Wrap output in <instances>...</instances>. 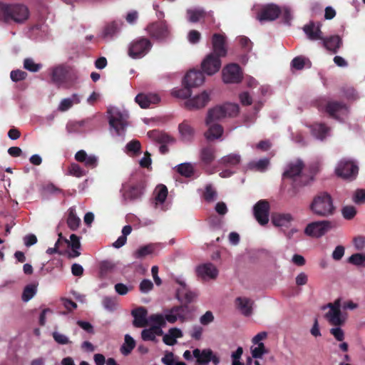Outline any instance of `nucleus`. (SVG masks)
<instances>
[{"label": "nucleus", "mask_w": 365, "mask_h": 365, "mask_svg": "<svg viewBox=\"0 0 365 365\" xmlns=\"http://www.w3.org/2000/svg\"><path fill=\"white\" fill-rule=\"evenodd\" d=\"M207 125L209 126V128L205 133V136L208 140L218 139L222 136L224 131L222 125L215 123V122Z\"/></svg>", "instance_id": "obj_31"}, {"label": "nucleus", "mask_w": 365, "mask_h": 365, "mask_svg": "<svg viewBox=\"0 0 365 365\" xmlns=\"http://www.w3.org/2000/svg\"><path fill=\"white\" fill-rule=\"evenodd\" d=\"M73 105V101L71 98H63L58 106V110L62 112L66 111L71 108Z\"/></svg>", "instance_id": "obj_61"}, {"label": "nucleus", "mask_w": 365, "mask_h": 365, "mask_svg": "<svg viewBox=\"0 0 365 365\" xmlns=\"http://www.w3.org/2000/svg\"><path fill=\"white\" fill-rule=\"evenodd\" d=\"M222 79L225 83H238L242 79V72L237 63H230L222 70Z\"/></svg>", "instance_id": "obj_11"}, {"label": "nucleus", "mask_w": 365, "mask_h": 365, "mask_svg": "<svg viewBox=\"0 0 365 365\" xmlns=\"http://www.w3.org/2000/svg\"><path fill=\"white\" fill-rule=\"evenodd\" d=\"M280 6L274 4L264 6L258 12L257 19L259 21H272L280 16Z\"/></svg>", "instance_id": "obj_16"}, {"label": "nucleus", "mask_w": 365, "mask_h": 365, "mask_svg": "<svg viewBox=\"0 0 365 365\" xmlns=\"http://www.w3.org/2000/svg\"><path fill=\"white\" fill-rule=\"evenodd\" d=\"M241 157L236 153H230L227 155L222 157L220 160V163L225 166H236L240 164Z\"/></svg>", "instance_id": "obj_34"}, {"label": "nucleus", "mask_w": 365, "mask_h": 365, "mask_svg": "<svg viewBox=\"0 0 365 365\" xmlns=\"http://www.w3.org/2000/svg\"><path fill=\"white\" fill-rule=\"evenodd\" d=\"M160 98L157 94L139 93L136 96L135 101L142 108H148L151 104H156Z\"/></svg>", "instance_id": "obj_26"}, {"label": "nucleus", "mask_w": 365, "mask_h": 365, "mask_svg": "<svg viewBox=\"0 0 365 365\" xmlns=\"http://www.w3.org/2000/svg\"><path fill=\"white\" fill-rule=\"evenodd\" d=\"M239 113V106L234 103H225L211 108L207 112L206 125L220 120L226 117L236 116Z\"/></svg>", "instance_id": "obj_5"}, {"label": "nucleus", "mask_w": 365, "mask_h": 365, "mask_svg": "<svg viewBox=\"0 0 365 365\" xmlns=\"http://www.w3.org/2000/svg\"><path fill=\"white\" fill-rule=\"evenodd\" d=\"M145 187V181L140 180L134 183L123 185L120 192L125 201H135L140 199L143 195Z\"/></svg>", "instance_id": "obj_8"}, {"label": "nucleus", "mask_w": 365, "mask_h": 365, "mask_svg": "<svg viewBox=\"0 0 365 365\" xmlns=\"http://www.w3.org/2000/svg\"><path fill=\"white\" fill-rule=\"evenodd\" d=\"M215 159V148L208 145L201 150V160L205 164L211 163Z\"/></svg>", "instance_id": "obj_36"}, {"label": "nucleus", "mask_w": 365, "mask_h": 365, "mask_svg": "<svg viewBox=\"0 0 365 365\" xmlns=\"http://www.w3.org/2000/svg\"><path fill=\"white\" fill-rule=\"evenodd\" d=\"M154 251V246L151 244L144 245L138 249L134 253L133 256L136 259H143L146 256L152 254Z\"/></svg>", "instance_id": "obj_39"}, {"label": "nucleus", "mask_w": 365, "mask_h": 365, "mask_svg": "<svg viewBox=\"0 0 365 365\" xmlns=\"http://www.w3.org/2000/svg\"><path fill=\"white\" fill-rule=\"evenodd\" d=\"M24 68L31 72H37L42 68V64L36 63L32 58H27L24 61Z\"/></svg>", "instance_id": "obj_46"}, {"label": "nucleus", "mask_w": 365, "mask_h": 365, "mask_svg": "<svg viewBox=\"0 0 365 365\" xmlns=\"http://www.w3.org/2000/svg\"><path fill=\"white\" fill-rule=\"evenodd\" d=\"M332 227L333 223L331 221H315L306 226L304 233L309 237L319 238L331 230Z\"/></svg>", "instance_id": "obj_10"}, {"label": "nucleus", "mask_w": 365, "mask_h": 365, "mask_svg": "<svg viewBox=\"0 0 365 365\" xmlns=\"http://www.w3.org/2000/svg\"><path fill=\"white\" fill-rule=\"evenodd\" d=\"M131 314L134 318L133 324L135 327H145L148 325V320L147 319L148 310L144 307H139L133 309Z\"/></svg>", "instance_id": "obj_23"}, {"label": "nucleus", "mask_w": 365, "mask_h": 365, "mask_svg": "<svg viewBox=\"0 0 365 365\" xmlns=\"http://www.w3.org/2000/svg\"><path fill=\"white\" fill-rule=\"evenodd\" d=\"M153 284L150 279H143L139 285V289L142 293H148L153 289Z\"/></svg>", "instance_id": "obj_59"}, {"label": "nucleus", "mask_w": 365, "mask_h": 365, "mask_svg": "<svg viewBox=\"0 0 365 365\" xmlns=\"http://www.w3.org/2000/svg\"><path fill=\"white\" fill-rule=\"evenodd\" d=\"M341 214L344 219L350 220L356 216V210L352 205H346L341 209Z\"/></svg>", "instance_id": "obj_50"}, {"label": "nucleus", "mask_w": 365, "mask_h": 365, "mask_svg": "<svg viewBox=\"0 0 365 365\" xmlns=\"http://www.w3.org/2000/svg\"><path fill=\"white\" fill-rule=\"evenodd\" d=\"M36 287L35 285H27L23 292L22 299L24 302H28L36 294Z\"/></svg>", "instance_id": "obj_51"}, {"label": "nucleus", "mask_w": 365, "mask_h": 365, "mask_svg": "<svg viewBox=\"0 0 365 365\" xmlns=\"http://www.w3.org/2000/svg\"><path fill=\"white\" fill-rule=\"evenodd\" d=\"M177 170L181 175L186 178L191 177L194 173L193 168L190 163H182L179 165Z\"/></svg>", "instance_id": "obj_45"}, {"label": "nucleus", "mask_w": 365, "mask_h": 365, "mask_svg": "<svg viewBox=\"0 0 365 365\" xmlns=\"http://www.w3.org/2000/svg\"><path fill=\"white\" fill-rule=\"evenodd\" d=\"M29 15V10L24 4L0 2V20L5 23L23 24L28 20Z\"/></svg>", "instance_id": "obj_3"}, {"label": "nucleus", "mask_w": 365, "mask_h": 365, "mask_svg": "<svg viewBox=\"0 0 365 365\" xmlns=\"http://www.w3.org/2000/svg\"><path fill=\"white\" fill-rule=\"evenodd\" d=\"M88 122L87 120H82L79 121H70L66 125V130L69 133H82L83 127Z\"/></svg>", "instance_id": "obj_37"}, {"label": "nucleus", "mask_w": 365, "mask_h": 365, "mask_svg": "<svg viewBox=\"0 0 365 365\" xmlns=\"http://www.w3.org/2000/svg\"><path fill=\"white\" fill-rule=\"evenodd\" d=\"M68 172L71 175L76 178H81L86 175L85 170L78 164L72 163L68 168Z\"/></svg>", "instance_id": "obj_49"}, {"label": "nucleus", "mask_w": 365, "mask_h": 365, "mask_svg": "<svg viewBox=\"0 0 365 365\" xmlns=\"http://www.w3.org/2000/svg\"><path fill=\"white\" fill-rule=\"evenodd\" d=\"M115 291L120 295H125L133 289V286L128 287L123 283H117L114 286Z\"/></svg>", "instance_id": "obj_57"}, {"label": "nucleus", "mask_w": 365, "mask_h": 365, "mask_svg": "<svg viewBox=\"0 0 365 365\" xmlns=\"http://www.w3.org/2000/svg\"><path fill=\"white\" fill-rule=\"evenodd\" d=\"M146 30L148 34L158 40H163L169 35V29L165 21H155L149 24Z\"/></svg>", "instance_id": "obj_17"}, {"label": "nucleus", "mask_w": 365, "mask_h": 365, "mask_svg": "<svg viewBox=\"0 0 365 365\" xmlns=\"http://www.w3.org/2000/svg\"><path fill=\"white\" fill-rule=\"evenodd\" d=\"M152 48V43L145 37L133 40L129 45L128 54L132 58H140L145 56Z\"/></svg>", "instance_id": "obj_7"}, {"label": "nucleus", "mask_w": 365, "mask_h": 365, "mask_svg": "<svg viewBox=\"0 0 365 365\" xmlns=\"http://www.w3.org/2000/svg\"><path fill=\"white\" fill-rule=\"evenodd\" d=\"M64 243L67 244L71 249H79L81 247L80 239L75 234L71 235L70 240L64 239Z\"/></svg>", "instance_id": "obj_54"}, {"label": "nucleus", "mask_w": 365, "mask_h": 365, "mask_svg": "<svg viewBox=\"0 0 365 365\" xmlns=\"http://www.w3.org/2000/svg\"><path fill=\"white\" fill-rule=\"evenodd\" d=\"M253 302L246 297H237L236 305L241 312L246 317L251 315L252 312Z\"/></svg>", "instance_id": "obj_30"}, {"label": "nucleus", "mask_w": 365, "mask_h": 365, "mask_svg": "<svg viewBox=\"0 0 365 365\" xmlns=\"http://www.w3.org/2000/svg\"><path fill=\"white\" fill-rule=\"evenodd\" d=\"M309 210L314 215L328 217L335 213L336 207L331 195L327 192L322 191L314 196L309 204Z\"/></svg>", "instance_id": "obj_2"}, {"label": "nucleus", "mask_w": 365, "mask_h": 365, "mask_svg": "<svg viewBox=\"0 0 365 365\" xmlns=\"http://www.w3.org/2000/svg\"><path fill=\"white\" fill-rule=\"evenodd\" d=\"M102 304L106 310L109 312H113L117 308L118 301L115 297L106 296L103 297L102 300Z\"/></svg>", "instance_id": "obj_42"}, {"label": "nucleus", "mask_w": 365, "mask_h": 365, "mask_svg": "<svg viewBox=\"0 0 365 365\" xmlns=\"http://www.w3.org/2000/svg\"><path fill=\"white\" fill-rule=\"evenodd\" d=\"M304 168V164L302 160H297L289 163L287 166V169L283 173L284 178H289L293 180L292 196L296 195L299 188L309 185L314 180L313 177L302 173Z\"/></svg>", "instance_id": "obj_1"}, {"label": "nucleus", "mask_w": 365, "mask_h": 365, "mask_svg": "<svg viewBox=\"0 0 365 365\" xmlns=\"http://www.w3.org/2000/svg\"><path fill=\"white\" fill-rule=\"evenodd\" d=\"M243 353V349L241 346H239L237 350L232 354V365H243V363L240 362V359Z\"/></svg>", "instance_id": "obj_60"}, {"label": "nucleus", "mask_w": 365, "mask_h": 365, "mask_svg": "<svg viewBox=\"0 0 365 365\" xmlns=\"http://www.w3.org/2000/svg\"><path fill=\"white\" fill-rule=\"evenodd\" d=\"M178 130L182 141L190 142L195 136V130L190 123L185 120L178 125Z\"/></svg>", "instance_id": "obj_28"}, {"label": "nucleus", "mask_w": 365, "mask_h": 365, "mask_svg": "<svg viewBox=\"0 0 365 365\" xmlns=\"http://www.w3.org/2000/svg\"><path fill=\"white\" fill-rule=\"evenodd\" d=\"M354 201L356 204H363L365 202V190L357 189L354 196Z\"/></svg>", "instance_id": "obj_62"}, {"label": "nucleus", "mask_w": 365, "mask_h": 365, "mask_svg": "<svg viewBox=\"0 0 365 365\" xmlns=\"http://www.w3.org/2000/svg\"><path fill=\"white\" fill-rule=\"evenodd\" d=\"M67 224L68 227L72 230H77L81 224L80 218L76 216L73 209H70L69 210Z\"/></svg>", "instance_id": "obj_40"}, {"label": "nucleus", "mask_w": 365, "mask_h": 365, "mask_svg": "<svg viewBox=\"0 0 365 365\" xmlns=\"http://www.w3.org/2000/svg\"><path fill=\"white\" fill-rule=\"evenodd\" d=\"M269 165V158H264L257 161L253 160L250 162L248 164V168L252 170L264 172L267 169Z\"/></svg>", "instance_id": "obj_33"}, {"label": "nucleus", "mask_w": 365, "mask_h": 365, "mask_svg": "<svg viewBox=\"0 0 365 365\" xmlns=\"http://www.w3.org/2000/svg\"><path fill=\"white\" fill-rule=\"evenodd\" d=\"M168 194V191L167 187L163 184L158 185L154 191L156 202L160 204L163 203L167 198Z\"/></svg>", "instance_id": "obj_35"}, {"label": "nucleus", "mask_w": 365, "mask_h": 365, "mask_svg": "<svg viewBox=\"0 0 365 365\" xmlns=\"http://www.w3.org/2000/svg\"><path fill=\"white\" fill-rule=\"evenodd\" d=\"M135 341L133 339V337H131L129 334H125V342L120 348L121 353L123 355L127 356L129 354H130V352L135 348Z\"/></svg>", "instance_id": "obj_38"}, {"label": "nucleus", "mask_w": 365, "mask_h": 365, "mask_svg": "<svg viewBox=\"0 0 365 365\" xmlns=\"http://www.w3.org/2000/svg\"><path fill=\"white\" fill-rule=\"evenodd\" d=\"M322 46L332 53H338L343 45L342 38L339 35H331L321 39Z\"/></svg>", "instance_id": "obj_20"}, {"label": "nucleus", "mask_w": 365, "mask_h": 365, "mask_svg": "<svg viewBox=\"0 0 365 365\" xmlns=\"http://www.w3.org/2000/svg\"><path fill=\"white\" fill-rule=\"evenodd\" d=\"M325 111L330 117L339 121L342 120L341 115L346 116L349 113L348 107L344 103L335 101L327 102Z\"/></svg>", "instance_id": "obj_14"}, {"label": "nucleus", "mask_w": 365, "mask_h": 365, "mask_svg": "<svg viewBox=\"0 0 365 365\" xmlns=\"http://www.w3.org/2000/svg\"><path fill=\"white\" fill-rule=\"evenodd\" d=\"M280 16H282L284 23L289 25L292 18L291 9L288 6H284L280 7Z\"/></svg>", "instance_id": "obj_55"}, {"label": "nucleus", "mask_w": 365, "mask_h": 365, "mask_svg": "<svg viewBox=\"0 0 365 365\" xmlns=\"http://www.w3.org/2000/svg\"><path fill=\"white\" fill-rule=\"evenodd\" d=\"M190 88H191L190 86L184 85L182 88L174 91L173 94L177 98L185 99L190 97L192 94Z\"/></svg>", "instance_id": "obj_52"}, {"label": "nucleus", "mask_w": 365, "mask_h": 365, "mask_svg": "<svg viewBox=\"0 0 365 365\" xmlns=\"http://www.w3.org/2000/svg\"><path fill=\"white\" fill-rule=\"evenodd\" d=\"M310 130L312 135L316 138L323 140L330 128L327 126L325 123H316L310 125Z\"/></svg>", "instance_id": "obj_29"}, {"label": "nucleus", "mask_w": 365, "mask_h": 365, "mask_svg": "<svg viewBox=\"0 0 365 365\" xmlns=\"http://www.w3.org/2000/svg\"><path fill=\"white\" fill-rule=\"evenodd\" d=\"M217 196V192L211 185H207L205 187V190L203 194L204 199L207 202L213 201Z\"/></svg>", "instance_id": "obj_53"}, {"label": "nucleus", "mask_w": 365, "mask_h": 365, "mask_svg": "<svg viewBox=\"0 0 365 365\" xmlns=\"http://www.w3.org/2000/svg\"><path fill=\"white\" fill-rule=\"evenodd\" d=\"M292 220V217L289 213H274L272 215V222L277 227L287 226Z\"/></svg>", "instance_id": "obj_32"}, {"label": "nucleus", "mask_w": 365, "mask_h": 365, "mask_svg": "<svg viewBox=\"0 0 365 365\" xmlns=\"http://www.w3.org/2000/svg\"><path fill=\"white\" fill-rule=\"evenodd\" d=\"M119 30V25L117 22L113 21L107 24L103 30V36L113 37Z\"/></svg>", "instance_id": "obj_43"}, {"label": "nucleus", "mask_w": 365, "mask_h": 365, "mask_svg": "<svg viewBox=\"0 0 365 365\" xmlns=\"http://www.w3.org/2000/svg\"><path fill=\"white\" fill-rule=\"evenodd\" d=\"M305 66V58L302 56L295 57L292 61V66L297 70H302Z\"/></svg>", "instance_id": "obj_63"}, {"label": "nucleus", "mask_w": 365, "mask_h": 365, "mask_svg": "<svg viewBox=\"0 0 365 365\" xmlns=\"http://www.w3.org/2000/svg\"><path fill=\"white\" fill-rule=\"evenodd\" d=\"M205 81L203 72L199 70H190L184 77L183 85L190 88L197 87L202 85Z\"/></svg>", "instance_id": "obj_19"}, {"label": "nucleus", "mask_w": 365, "mask_h": 365, "mask_svg": "<svg viewBox=\"0 0 365 365\" xmlns=\"http://www.w3.org/2000/svg\"><path fill=\"white\" fill-rule=\"evenodd\" d=\"M27 76V73L21 70H14L11 72V79L14 82L24 80Z\"/></svg>", "instance_id": "obj_56"}, {"label": "nucleus", "mask_w": 365, "mask_h": 365, "mask_svg": "<svg viewBox=\"0 0 365 365\" xmlns=\"http://www.w3.org/2000/svg\"><path fill=\"white\" fill-rule=\"evenodd\" d=\"M197 274L203 279H215L218 274V270L212 263L200 265L197 268Z\"/></svg>", "instance_id": "obj_27"}, {"label": "nucleus", "mask_w": 365, "mask_h": 365, "mask_svg": "<svg viewBox=\"0 0 365 365\" xmlns=\"http://www.w3.org/2000/svg\"><path fill=\"white\" fill-rule=\"evenodd\" d=\"M108 113L110 127L115 130L118 135H123L128 125V115L117 108L109 110Z\"/></svg>", "instance_id": "obj_9"}, {"label": "nucleus", "mask_w": 365, "mask_h": 365, "mask_svg": "<svg viewBox=\"0 0 365 365\" xmlns=\"http://www.w3.org/2000/svg\"><path fill=\"white\" fill-rule=\"evenodd\" d=\"M149 321L160 327H165L166 324L163 315L160 314H151L149 317Z\"/></svg>", "instance_id": "obj_58"}, {"label": "nucleus", "mask_w": 365, "mask_h": 365, "mask_svg": "<svg viewBox=\"0 0 365 365\" xmlns=\"http://www.w3.org/2000/svg\"><path fill=\"white\" fill-rule=\"evenodd\" d=\"M188 21L191 23H204L207 17L213 18L212 12H207L202 8L189 9L186 11Z\"/></svg>", "instance_id": "obj_22"}, {"label": "nucleus", "mask_w": 365, "mask_h": 365, "mask_svg": "<svg viewBox=\"0 0 365 365\" xmlns=\"http://www.w3.org/2000/svg\"><path fill=\"white\" fill-rule=\"evenodd\" d=\"M358 173V165L354 161L346 159L340 160L335 169L337 177L349 181L356 179Z\"/></svg>", "instance_id": "obj_6"}, {"label": "nucleus", "mask_w": 365, "mask_h": 365, "mask_svg": "<svg viewBox=\"0 0 365 365\" xmlns=\"http://www.w3.org/2000/svg\"><path fill=\"white\" fill-rule=\"evenodd\" d=\"M252 356L254 359H261L263 354L268 353V350L265 348L264 343H259L257 346L251 348Z\"/></svg>", "instance_id": "obj_47"}, {"label": "nucleus", "mask_w": 365, "mask_h": 365, "mask_svg": "<svg viewBox=\"0 0 365 365\" xmlns=\"http://www.w3.org/2000/svg\"><path fill=\"white\" fill-rule=\"evenodd\" d=\"M141 145L139 140H133L126 145V151L128 154L133 155L140 153Z\"/></svg>", "instance_id": "obj_44"}, {"label": "nucleus", "mask_w": 365, "mask_h": 365, "mask_svg": "<svg viewBox=\"0 0 365 365\" xmlns=\"http://www.w3.org/2000/svg\"><path fill=\"white\" fill-rule=\"evenodd\" d=\"M202 72L208 76L216 73L221 68L220 57L214 53H209L202 61Z\"/></svg>", "instance_id": "obj_15"}, {"label": "nucleus", "mask_w": 365, "mask_h": 365, "mask_svg": "<svg viewBox=\"0 0 365 365\" xmlns=\"http://www.w3.org/2000/svg\"><path fill=\"white\" fill-rule=\"evenodd\" d=\"M329 310L325 314V318L333 326H341L344 324L345 319L341 316V312L339 304H328Z\"/></svg>", "instance_id": "obj_18"}, {"label": "nucleus", "mask_w": 365, "mask_h": 365, "mask_svg": "<svg viewBox=\"0 0 365 365\" xmlns=\"http://www.w3.org/2000/svg\"><path fill=\"white\" fill-rule=\"evenodd\" d=\"M354 245L356 250L361 251L365 247V237L357 236L353 240Z\"/></svg>", "instance_id": "obj_64"}, {"label": "nucleus", "mask_w": 365, "mask_h": 365, "mask_svg": "<svg viewBox=\"0 0 365 365\" xmlns=\"http://www.w3.org/2000/svg\"><path fill=\"white\" fill-rule=\"evenodd\" d=\"M179 284L183 287V290L178 291V297L180 299V297H182L187 304H189L193 301L195 298L196 294L190 290L185 289V284L181 282H179Z\"/></svg>", "instance_id": "obj_41"}, {"label": "nucleus", "mask_w": 365, "mask_h": 365, "mask_svg": "<svg viewBox=\"0 0 365 365\" xmlns=\"http://www.w3.org/2000/svg\"><path fill=\"white\" fill-rule=\"evenodd\" d=\"M148 135L150 138L160 144L159 151L162 155L167 154L169 152L168 145L175 143L173 138L159 130H153L149 131Z\"/></svg>", "instance_id": "obj_12"}, {"label": "nucleus", "mask_w": 365, "mask_h": 365, "mask_svg": "<svg viewBox=\"0 0 365 365\" xmlns=\"http://www.w3.org/2000/svg\"><path fill=\"white\" fill-rule=\"evenodd\" d=\"M303 31L307 38L311 41L321 40L323 38V33L321 30L320 23L316 24L314 21H311L304 26Z\"/></svg>", "instance_id": "obj_21"}, {"label": "nucleus", "mask_w": 365, "mask_h": 365, "mask_svg": "<svg viewBox=\"0 0 365 365\" xmlns=\"http://www.w3.org/2000/svg\"><path fill=\"white\" fill-rule=\"evenodd\" d=\"M270 206L266 200H259L253 207V214L256 220L261 225H267L269 222Z\"/></svg>", "instance_id": "obj_13"}, {"label": "nucleus", "mask_w": 365, "mask_h": 365, "mask_svg": "<svg viewBox=\"0 0 365 365\" xmlns=\"http://www.w3.org/2000/svg\"><path fill=\"white\" fill-rule=\"evenodd\" d=\"M51 82L58 88L68 89L78 81L77 72L69 66L59 65L54 67L51 73Z\"/></svg>", "instance_id": "obj_4"}, {"label": "nucleus", "mask_w": 365, "mask_h": 365, "mask_svg": "<svg viewBox=\"0 0 365 365\" xmlns=\"http://www.w3.org/2000/svg\"><path fill=\"white\" fill-rule=\"evenodd\" d=\"M209 101L208 93L204 91L201 94L187 100L185 102V107L189 110L200 109L205 107Z\"/></svg>", "instance_id": "obj_24"}, {"label": "nucleus", "mask_w": 365, "mask_h": 365, "mask_svg": "<svg viewBox=\"0 0 365 365\" xmlns=\"http://www.w3.org/2000/svg\"><path fill=\"white\" fill-rule=\"evenodd\" d=\"M212 48L215 55L219 57H225L227 55V48L225 47V38L220 34H215L212 38Z\"/></svg>", "instance_id": "obj_25"}, {"label": "nucleus", "mask_w": 365, "mask_h": 365, "mask_svg": "<svg viewBox=\"0 0 365 365\" xmlns=\"http://www.w3.org/2000/svg\"><path fill=\"white\" fill-rule=\"evenodd\" d=\"M348 262L356 265L361 266L365 262V254L364 253H356L353 254L348 258Z\"/></svg>", "instance_id": "obj_48"}]
</instances>
